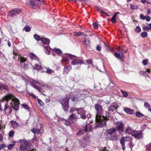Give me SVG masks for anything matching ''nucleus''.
I'll list each match as a JSON object with an SVG mask.
<instances>
[{
	"label": "nucleus",
	"instance_id": "f257e3e1",
	"mask_svg": "<svg viewBox=\"0 0 151 151\" xmlns=\"http://www.w3.org/2000/svg\"><path fill=\"white\" fill-rule=\"evenodd\" d=\"M5 99L7 101V102L9 103L11 106L16 111H18L19 109V100L14 95L10 94L5 96Z\"/></svg>",
	"mask_w": 151,
	"mask_h": 151
},
{
	"label": "nucleus",
	"instance_id": "f03ea898",
	"mask_svg": "<svg viewBox=\"0 0 151 151\" xmlns=\"http://www.w3.org/2000/svg\"><path fill=\"white\" fill-rule=\"evenodd\" d=\"M109 114L108 112H106L105 116L104 115L102 116L101 115H97L96 116V120L98 123V127H102L106 125V122L110 119Z\"/></svg>",
	"mask_w": 151,
	"mask_h": 151
},
{
	"label": "nucleus",
	"instance_id": "7ed1b4c3",
	"mask_svg": "<svg viewBox=\"0 0 151 151\" xmlns=\"http://www.w3.org/2000/svg\"><path fill=\"white\" fill-rule=\"evenodd\" d=\"M63 60L66 63L69 62L71 60V64L72 65H76V58L74 55L70 54H66L63 57Z\"/></svg>",
	"mask_w": 151,
	"mask_h": 151
},
{
	"label": "nucleus",
	"instance_id": "20e7f679",
	"mask_svg": "<svg viewBox=\"0 0 151 151\" xmlns=\"http://www.w3.org/2000/svg\"><path fill=\"white\" fill-rule=\"evenodd\" d=\"M19 141L20 142L19 150L22 151L26 149L28 146L31 145L32 142V140H30L26 141L20 139Z\"/></svg>",
	"mask_w": 151,
	"mask_h": 151
},
{
	"label": "nucleus",
	"instance_id": "39448f33",
	"mask_svg": "<svg viewBox=\"0 0 151 151\" xmlns=\"http://www.w3.org/2000/svg\"><path fill=\"white\" fill-rule=\"evenodd\" d=\"M69 99V97H66L63 98L60 101V102L61 104L64 111H67L69 108L68 103Z\"/></svg>",
	"mask_w": 151,
	"mask_h": 151
},
{
	"label": "nucleus",
	"instance_id": "423d86ee",
	"mask_svg": "<svg viewBox=\"0 0 151 151\" xmlns=\"http://www.w3.org/2000/svg\"><path fill=\"white\" fill-rule=\"evenodd\" d=\"M87 117L86 114V111L83 108L78 109L77 110L76 113V119L81 118L83 119H85Z\"/></svg>",
	"mask_w": 151,
	"mask_h": 151
},
{
	"label": "nucleus",
	"instance_id": "0eeeda50",
	"mask_svg": "<svg viewBox=\"0 0 151 151\" xmlns=\"http://www.w3.org/2000/svg\"><path fill=\"white\" fill-rule=\"evenodd\" d=\"M22 10L19 9H15L11 10L8 13V15L10 17H14L17 14H20Z\"/></svg>",
	"mask_w": 151,
	"mask_h": 151
},
{
	"label": "nucleus",
	"instance_id": "6e6552de",
	"mask_svg": "<svg viewBox=\"0 0 151 151\" xmlns=\"http://www.w3.org/2000/svg\"><path fill=\"white\" fill-rule=\"evenodd\" d=\"M132 135L137 139H140L142 137L141 131L134 130L132 132Z\"/></svg>",
	"mask_w": 151,
	"mask_h": 151
},
{
	"label": "nucleus",
	"instance_id": "1a4fd4ad",
	"mask_svg": "<svg viewBox=\"0 0 151 151\" xmlns=\"http://www.w3.org/2000/svg\"><path fill=\"white\" fill-rule=\"evenodd\" d=\"M116 125V129L118 130L119 132H122L124 131V124L121 122H115Z\"/></svg>",
	"mask_w": 151,
	"mask_h": 151
},
{
	"label": "nucleus",
	"instance_id": "9d476101",
	"mask_svg": "<svg viewBox=\"0 0 151 151\" xmlns=\"http://www.w3.org/2000/svg\"><path fill=\"white\" fill-rule=\"evenodd\" d=\"M95 108L97 113V114L96 116L97 115H100L102 114L103 109L101 105L99 104H96L95 105Z\"/></svg>",
	"mask_w": 151,
	"mask_h": 151
},
{
	"label": "nucleus",
	"instance_id": "9b49d317",
	"mask_svg": "<svg viewBox=\"0 0 151 151\" xmlns=\"http://www.w3.org/2000/svg\"><path fill=\"white\" fill-rule=\"evenodd\" d=\"M4 111L6 115H9L12 113V110L11 108L6 104L5 105Z\"/></svg>",
	"mask_w": 151,
	"mask_h": 151
},
{
	"label": "nucleus",
	"instance_id": "f8f14e48",
	"mask_svg": "<svg viewBox=\"0 0 151 151\" xmlns=\"http://www.w3.org/2000/svg\"><path fill=\"white\" fill-rule=\"evenodd\" d=\"M119 106L116 104H114L113 105H111L109 106L107 109L109 111H111L113 112L114 110H116Z\"/></svg>",
	"mask_w": 151,
	"mask_h": 151
},
{
	"label": "nucleus",
	"instance_id": "ddd939ff",
	"mask_svg": "<svg viewBox=\"0 0 151 151\" xmlns=\"http://www.w3.org/2000/svg\"><path fill=\"white\" fill-rule=\"evenodd\" d=\"M84 43L87 49H89L90 48V41L86 37H84Z\"/></svg>",
	"mask_w": 151,
	"mask_h": 151
},
{
	"label": "nucleus",
	"instance_id": "4468645a",
	"mask_svg": "<svg viewBox=\"0 0 151 151\" xmlns=\"http://www.w3.org/2000/svg\"><path fill=\"white\" fill-rule=\"evenodd\" d=\"M92 126L90 124H88L85 126L84 130L86 132H89L92 131Z\"/></svg>",
	"mask_w": 151,
	"mask_h": 151
},
{
	"label": "nucleus",
	"instance_id": "2eb2a0df",
	"mask_svg": "<svg viewBox=\"0 0 151 151\" xmlns=\"http://www.w3.org/2000/svg\"><path fill=\"white\" fill-rule=\"evenodd\" d=\"M117 131V129L115 128H111L107 130L106 132L108 134L111 135L113 134L114 133Z\"/></svg>",
	"mask_w": 151,
	"mask_h": 151
},
{
	"label": "nucleus",
	"instance_id": "dca6fc26",
	"mask_svg": "<svg viewBox=\"0 0 151 151\" xmlns=\"http://www.w3.org/2000/svg\"><path fill=\"white\" fill-rule=\"evenodd\" d=\"M114 55L116 57L119 58H122L124 56L123 53L122 52H119V53L116 52L115 53Z\"/></svg>",
	"mask_w": 151,
	"mask_h": 151
},
{
	"label": "nucleus",
	"instance_id": "f3484780",
	"mask_svg": "<svg viewBox=\"0 0 151 151\" xmlns=\"http://www.w3.org/2000/svg\"><path fill=\"white\" fill-rule=\"evenodd\" d=\"M0 89H3L5 91L8 90V87L7 85L2 83H0Z\"/></svg>",
	"mask_w": 151,
	"mask_h": 151
},
{
	"label": "nucleus",
	"instance_id": "a211bd4d",
	"mask_svg": "<svg viewBox=\"0 0 151 151\" xmlns=\"http://www.w3.org/2000/svg\"><path fill=\"white\" fill-rule=\"evenodd\" d=\"M31 131L35 134H39L40 133V129H37L35 128L32 129L31 130Z\"/></svg>",
	"mask_w": 151,
	"mask_h": 151
},
{
	"label": "nucleus",
	"instance_id": "6ab92c4d",
	"mask_svg": "<svg viewBox=\"0 0 151 151\" xmlns=\"http://www.w3.org/2000/svg\"><path fill=\"white\" fill-rule=\"evenodd\" d=\"M10 123L12 124V127L14 129H16L18 126V124L16 122L11 121Z\"/></svg>",
	"mask_w": 151,
	"mask_h": 151
},
{
	"label": "nucleus",
	"instance_id": "aec40b11",
	"mask_svg": "<svg viewBox=\"0 0 151 151\" xmlns=\"http://www.w3.org/2000/svg\"><path fill=\"white\" fill-rule=\"evenodd\" d=\"M44 44H48L50 42V40L47 38H42L41 41Z\"/></svg>",
	"mask_w": 151,
	"mask_h": 151
},
{
	"label": "nucleus",
	"instance_id": "412c9836",
	"mask_svg": "<svg viewBox=\"0 0 151 151\" xmlns=\"http://www.w3.org/2000/svg\"><path fill=\"white\" fill-rule=\"evenodd\" d=\"M5 129V125H1L0 124V131L3 130ZM3 140V137L0 134V141H2Z\"/></svg>",
	"mask_w": 151,
	"mask_h": 151
},
{
	"label": "nucleus",
	"instance_id": "4be33fe9",
	"mask_svg": "<svg viewBox=\"0 0 151 151\" xmlns=\"http://www.w3.org/2000/svg\"><path fill=\"white\" fill-rule=\"evenodd\" d=\"M124 110L126 113L129 114H132L134 112V111L132 109H129L124 108Z\"/></svg>",
	"mask_w": 151,
	"mask_h": 151
},
{
	"label": "nucleus",
	"instance_id": "5701e85b",
	"mask_svg": "<svg viewBox=\"0 0 151 151\" xmlns=\"http://www.w3.org/2000/svg\"><path fill=\"white\" fill-rule=\"evenodd\" d=\"M130 5L131 9L132 10L137 9L139 8L138 6L137 5L130 4Z\"/></svg>",
	"mask_w": 151,
	"mask_h": 151
},
{
	"label": "nucleus",
	"instance_id": "b1692460",
	"mask_svg": "<svg viewBox=\"0 0 151 151\" xmlns=\"http://www.w3.org/2000/svg\"><path fill=\"white\" fill-rule=\"evenodd\" d=\"M18 59L20 60V63L22 66L23 65L24 63L26 61V59L22 57H19Z\"/></svg>",
	"mask_w": 151,
	"mask_h": 151
},
{
	"label": "nucleus",
	"instance_id": "393cba45",
	"mask_svg": "<svg viewBox=\"0 0 151 151\" xmlns=\"http://www.w3.org/2000/svg\"><path fill=\"white\" fill-rule=\"evenodd\" d=\"M71 67V66H68L66 67L64 69V72L66 74L68 73V72L70 70Z\"/></svg>",
	"mask_w": 151,
	"mask_h": 151
},
{
	"label": "nucleus",
	"instance_id": "a878e982",
	"mask_svg": "<svg viewBox=\"0 0 151 151\" xmlns=\"http://www.w3.org/2000/svg\"><path fill=\"white\" fill-rule=\"evenodd\" d=\"M34 38L37 41L40 40L41 41V39L42 37H40L36 34H35L33 35Z\"/></svg>",
	"mask_w": 151,
	"mask_h": 151
},
{
	"label": "nucleus",
	"instance_id": "bb28decb",
	"mask_svg": "<svg viewBox=\"0 0 151 151\" xmlns=\"http://www.w3.org/2000/svg\"><path fill=\"white\" fill-rule=\"evenodd\" d=\"M132 129L131 128L129 127H127L126 128L125 130V133L129 134H130L131 133L132 134Z\"/></svg>",
	"mask_w": 151,
	"mask_h": 151
},
{
	"label": "nucleus",
	"instance_id": "cd10ccee",
	"mask_svg": "<svg viewBox=\"0 0 151 151\" xmlns=\"http://www.w3.org/2000/svg\"><path fill=\"white\" fill-rule=\"evenodd\" d=\"M29 56L30 58L32 60L37 59V57L36 56V55L32 53L29 55Z\"/></svg>",
	"mask_w": 151,
	"mask_h": 151
},
{
	"label": "nucleus",
	"instance_id": "c85d7f7f",
	"mask_svg": "<svg viewBox=\"0 0 151 151\" xmlns=\"http://www.w3.org/2000/svg\"><path fill=\"white\" fill-rule=\"evenodd\" d=\"M53 52H56L58 54L60 55L62 53V51L58 49L54 48L53 49Z\"/></svg>",
	"mask_w": 151,
	"mask_h": 151
},
{
	"label": "nucleus",
	"instance_id": "c756f323",
	"mask_svg": "<svg viewBox=\"0 0 151 151\" xmlns=\"http://www.w3.org/2000/svg\"><path fill=\"white\" fill-rule=\"evenodd\" d=\"M76 119V114H72L69 117V119L70 120H73Z\"/></svg>",
	"mask_w": 151,
	"mask_h": 151
},
{
	"label": "nucleus",
	"instance_id": "7c9ffc66",
	"mask_svg": "<svg viewBox=\"0 0 151 151\" xmlns=\"http://www.w3.org/2000/svg\"><path fill=\"white\" fill-rule=\"evenodd\" d=\"M45 50H46L47 52H46V53L49 55L50 54V51L51 48L48 46H45L44 47Z\"/></svg>",
	"mask_w": 151,
	"mask_h": 151
},
{
	"label": "nucleus",
	"instance_id": "2f4dec72",
	"mask_svg": "<svg viewBox=\"0 0 151 151\" xmlns=\"http://www.w3.org/2000/svg\"><path fill=\"white\" fill-rule=\"evenodd\" d=\"M144 106L147 108H148L149 111H151V109L150 108V106L147 103H145L144 105Z\"/></svg>",
	"mask_w": 151,
	"mask_h": 151
},
{
	"label": "nucleus",
	"instance_id": "473e14b6",
	"mask_svg": "<svg viewBox=\"0 0 151 151\" xmlns=\"http://www.w3.org/2000/svg\"><path fill=\"white\" fill-rule=\"evenodd\" d=\"M126 137H123L120 140V143L122 145H125L124 141H126Z\"/></svg>",
	"mask_w": 151,
	"mask_h": 151
},
{
	"label": "nucleus",
	"instance_id": "72a5a7b5",
	"mask_svg": "<svg viewBox=\"0 0 151 151\" xmlns=\"http://www.w3.org/2000/svg\"><path fill=\"white\" fill-rule=\"evenodd\" d=\"M34 69H36L37 70H40L41 68V66H39L37 64H36L33 67Z\"/></svg>",
	"mask_w": 151,
	"mask_h": 151
},
{
	"label": "nucleus",
	"instance_id": "f704fd0d",
	"mask_svg": "<svg viewBox=\"0 0 151 151\" xmlns=\"http://www.w3.org/2000/svg\"><path fill=\"white\" fill-rule=\"evenodd\" d=\"M83 63V62L81 60H79L76 58V65L78 64L81 65Z\"/></svg>",
	"mask_w": 151,
	"mask_h": 151
},
{
	"label": "nucleus",
	"instance_id": "c9c22d12",
	"mask_svg": "<svg viewBox=\"0 0 151 151\" xmlns=\"http://www.w3.org/2000/svg\"><path fill=\"white\" fill-rule=\"evenodd\" d=\"M141 36L142 38H145L147 37V33L146 32H143L141 33Z\"/></svg>",
	"mask_w": 151,
	"mask_h": 151
},
{
	"label": "nucleus",
	"instance_id": "e433bc0d",
	"mask_svg": "<svg viewBox=\"0 0 151 151\" xmlns=\"http://www.w3.org/2000/svg\"><path fill=\"white\" fill-rule=\"evenodd\" d=\"M135 115L137 116L138 117H141L144 116L143 114L138 111L136 112Z\"/></svg>",
	"mask_w": 151,
	"mask_h": 151
},
{
	"label": "nucleus",
	"instance_id": "4c0bfd02",
	"mask_svg": "<svg viewBox=\"0 0 151 151\" xmlns=\"http://www.w3.org/2000/svg\"><path fill=\"white\" fill-rule=\"evenodd\" d=\"M24 29L26 32H29L31 30V28L29 26L27 25L24 28Z\"/></svg>",
	"mask_w": 151,
	"mask_h": 151
},
{
	"label": "nucleus",
	"instance_id": "58836bf2",
	"mask_svg": "<svg viewBox=\"0 0 151 151\" xmlns=\"http://www.w3.org/2000/svg\"><path fill=\"white\" fill-rule=\"evenodd\" d=\"M83 131L82 129H80L77 132V135L78 136H81L83 134Z\"/></svg>",
	"mask_w": 151,
	"mask_h": 151
},
{
	"label": "nucleus",
	"instance_id": "ea45409f",
	"mask_svg": "<svg viewBox=\"0 0 151 151\" xmlns=\"http://www.w3.org/2000/svg\"><path fill=\"white\" fill-rule=\"evenodd\" d=\"M21 106L24 109L27 110H29V107L27 105L25 104H22Z\"/></svg>",
	"mask_w": 151,
	"mask_h": 151
},
{
	"label": "nucleus",
	"instance_id": "a19ab883",
	"mask_svg": "<svg viewBox=\"0 0 151 151\" xmlns=\"http://www.w3.org/2000/svg\"><path fill=\"white\" fill-rule=\"evenodd\" d=\"M45 68L46 69V72L48 73L51 74L53 72L52 70L49 68Z\"/></svg>",
	"mask_w": 151,
	"mask_h": 151
},
{
	"label": "nucleus",
	"instance_id": "79ce46f5",
	"mask_svg": "<svg viewBox=\"0 0 151 151\" xmlns=\"http://www.w3.org/2000/svg\"><path fill=\"white\" fill-rule=\"evenodd\" d=\"M116 15H114L111 19V21L112 23H115L116 22Z\"/></svg>",
	"mask_w": 151,
	"mask_h": 151
},
{
	"label": "nucleus",
	"instance_id": "37998d69",
	"mask_svg": "<svg viewBox=\"0 0 151 151\" xmlns=\"http://www.w3.org/2000/svg\"><path fill=\"white\" fill-rule=\"evenodd\" d=\"M14 132L12 131H10L9 133V136L10 137H12L14 136Z\"/></svg>",
	"mask_w": 151,
	"mask_h": 151
},
{
	"label": "nucleus",
	"instance_id": "c03bdc74",
	"mask_svg": "<svg viewBox=\"0 0 151 151\" xmlns=\"http://www.w3.org/2000/svg\"><path fill=\"white\" fill-rule=\"evenodd\" d=\"M81 35H83L84 37L86 36V35L84 34L82 32H78V33H76V36Z\"/></svg>",
	"mask_w": 151,
	"mask_h": 151
},
{
	"label": "nucleus",
	"instance_id": "a18cd8bd",
	"mask_svg": "<svg viewBox=\"0 0 151 151\" xmlns=\"http://www.w3.org/2000/svg\"><path fill=\"white\" fill-rule=\"evenodd\" d=\"M38 104L40 106H42L44 105V103H43V102L40 99H38Z\"/></svg>",
	"mask_w": 151,
	"mask_h": 151
},
{
	"label": "nucleus",
	"instance_id": "49530a36",
	"mask_svg": "<svg viewBox=\"0 0 151 151\" xmlns=\"http://www.w3.org/2000/svg\"><path fill=\"white\" fill-rule=\"evenodd\" d=\"M121 92L124 97H126L127 96L128 93L126 91L121 90Z\"/></svg>",
	"mask_w": 151,
	"mask_h": 151
},
{
	"label": "nucleus",
	"instance_id": "de8ad7c7",
	"mask_svg": "<svg viewBox=\"0 0 151 151\" xmlns=\"http://www.w3.org/2000/svg\"><path fill=\"white\" fill-rule=\"evenodd\" d=\"M31 4H32L31 5L32 6H36L38 4V3L32 0H31Z\"/></svg>",
	"mask_w": 151,
	"mask_h": 151
},
{
	"label": "nucleus",
	"instance_id": "09e8293b",
	"mask_svg": "<svg viewBox=\"0 0 151 151\" xmlns=\"http://www.w3.org/2000/svg\"><path fill=\"white\" fill-rule=\"evenodd\" d=\"M141 31V29L139 27H137L135 29V31L137 33H139Z\"/></svg>",
	"mask_w": 151,
	"mask_h": 151
},
{
	"label": "nucleus",
	"instance_id": "8fccbe9b",
	"mask_svg": "<svg viewBox=\"0 0 151 151\" xmlns=\"http://www.w3.org/2000/svg\"><path fill=\"white\" fill-rule=\"evenodd\" d=\"M14 145V144H9L8 147V149L9 150H12L13 148V147Z\"/></svg>",
	"mask_w": 151,
	"mask_h": 151
},
{
	"label": "nucleus",
	"instance_id": "3c124183",
	"mask_svg": "<svg viewBox=\"0 0 151 151\" xmlns=\"http://www.w3.org/2000/svg\"><path fill=\"white\" fill-rule=\"evenodd\" d=\"M33 86L34 88L37 89L40 92H42L40 90L41 89L39 86L35 85H34Z\"/></svg>",
	"mask_w": 151,
	"mask_h": 151
},
{
	"label": "nucleus",
	"instance_id": "603ef678",
	"mask_svg": "<svg viewBox=\"0 0 151 151\" xmlns=\"http://www.w3.org/2000/svg\"><path fill=\"white\" fill-rule=\"evenodd\" d=\"M93 27L95 29H97L98 27V24H97L96 22H95L93 23Z\"/></svg>",
	"mask_w": 151,
	"mask_h": 151
},
{
	"label": "nucleus",
	"instance_id": "864d4df0",
	"mask_svg": "<svg viewBox=\"0 0 151 151\" xmlns=\"http://www.w3.org/2000/svg\"><path fill=\"white\" fill-rule=\"evenodd\" d=\"M143 29L144 30H147L148 29L151 30V27H149L147 26H144L143 27Z\"/></svg>",
	"mask_w": 151,
	"mask_h": 151
},
{
	"label": "nucleus",
	"instance_id": "5fc2aeb1",
	"mask_svg": "<svg viewBox=\"0 0 151 151\" xmlns=\"http://www.w3.org/2000/svg\"><path fill=\"white\" fill-rule=\"evenodd\" d=\"M148 61L147 60H144L142 61L143 64L144 65H147Z\"/></svg>",
	"mask_w": 151,
	"mask_h": 151
},
{
	"label": "nucleus",
	"instance_id": "6e6d98bb",
	"mask_svg": "<svg viewBox=\"0 0 151 151\" xmlns=\"http://www.w3.org/2000/svg\"><path fill=\"white\" fill-rule=\"evenodd\" d=\"M6 147V146L5 144L0 145V150Z\"/></svg>",
	"mask_w": 151,
	"mask_h": 151
},
{
	"label": "nucleus",
	"instance_id": "4d7b16f0",
	"mask_svg": "<svg viewBox=\"0 0 151 151\" xmlns=\"http://www.w3.org/2000/svg\"><path fill=\"white\" fill-rule=\"evenodd\" d=\"M90 138V136L89 135L87 134L85 136V139L86 141L89 140Z\"/></svg>",
	"mask_w": 151,
	"mask_h": 151
},
{
	"label": "nucleus",
	"instance_id": "13d9d810",
	"mask_svg": "<svg viewBox=\"0 0 151 151\" xmlns=\"http://www.w3.org/2000/svg\"><path fill=\"white\" fill-rule=\"evenodd\" d=\"M26 4L27 5L29 6H31V0H27L26 1Z\"/></svg>",
	"mask_w": 151,
	"mask_h": 151
},
{
	"label": "nucleus",
	"instance_id": "bf43d9fd",
	"mask_svg": "<svg viewBox=\"0 0 151 151\" xmlns=\"http://www.w3.org/2000/svg\"><path fill=\"white\" fill-rule=\"evenodd\" d=\"M96 9L97 10V11L100 13H103V12H104L102 11V10L101 9V8L98 7H96Z\"/></svg>",
	"mask_w": 151,
	"mask_h": 151
},
{
	"label": "nucleus",
	"instance_id": "052dcab7",
	"mask_svg": "<svg viewBox=\"0 0 151 151\" xmlns=\"http://www.w3.org/2000/svg\"><path fill=\"white\" fill-rule=\"evenodd\" d=\"M96 49L97 50L100 51L101 50V47L99 45H98L96 47Z\"/></svg>",
	"mask_w": 151,
	"mask_h": 151
},
{
	"label": "nucleus",
	"instance_id": "680f3d73",
	"mask_svg": "<svg viewBox=\"0 0 151 151\" xmlns=\"http://www.w3.org/2000/svg\"><path fill=\"white\" fill-rule=\"evenodd\" d=\"M145 19L147 21H149L150 20V17L147 16L145 17Z\"/></svg>",
	"mask_w": 151,
	"mask_h": 151
},
{
	"label": "nucleus",
	"instance_id": "e2e57ef3",
	"mask_svg": "<svg viewBox=\"0 0 151 151\" xmlns=\"http://www.w3.org/2000/svg\"><path fill=\"white\" fill-rule=\"evenodd\" d=\"M146 16H144L143 14H141L140 15V18L142 20H144L145 19V17Z\"/></svg>",
	"mask_w": 151,
	"mask_h": 151
},
{
	"label": "nucleus",
	"instance_id": "0e129e2a",
	"mask_svg": "<svg viewBox=\"0 0 151 151\" xmlns=\"http://www.w3.org/2000/svg\"><path fill=\"white\" fill-rule=\"evenodd\" d=\"M34 82L35 84L39 85L40 86H43V85L42 84L40 83H39L37 81H34Z\"/></svg>",
	"mask_w": 151,
	"mask_h": 151
},
{
	"label": "nucleus",
	"instance_id": "69168bd1",
	"mask_svg": "<svg viewBox=\"0 0 151 151\" xmlns=\"http://www.w3.org/2000/svg\"><path fill=\"white\" fill-rule=\"evenodd\" d=\"M86 63L88 64H91L92 63V61L91 60H88L86 61Z\"/></svg>",
	"mask_w": 151,
	"mask_h": 151
},
{
	"label": "nucleus",
	"instance_id": "338daca9",
	"mask_svg": "<svg viewBox=\"0 0 151 151\" xmlns=\"http://www.w3.org/2000/svg\"><path fill=\"white\" fill-rule=\"evenodd\" d=\"M37 140V137L35 135L34 136V137H33L32 139L31 140L32 141V140H33L34 141L36 140Z\"/></svg>",
	"mask_w": 151,
	"mask_h": 151
},
{
	"label": "nucleus",
	"instance_id": "774afa93",
	"mask_svg": "<svg viewBox=\"0 0 151 151\" xmlns=\"http://www.w3.org/2000/svg\"><path fill=\"white\" fill-rule=\"evenodd\" d=\"M22 66L24 69H25L26 68H27V64H23V65Z\"/></svg>",
	"mask_w": 151,
	"mask_h": 151
}]
</instances>
